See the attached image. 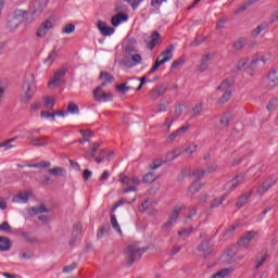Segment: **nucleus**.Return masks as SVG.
<instances>
[{
    "label": "nucleus",
    "mask_w": 278,
    "mask_h": 278,
    "mask_svg": "<svg viewBox=\"0 0 278 278\" xmlns=\"http://www.w3.org/2000/svg\"><path fill=\"white\" fill-rule=\"evenodd\" d=\"M129 16L127 14L124 13H117L116 15H114L111 18V25H113V27H118V25H121V23L128 21Z\"/></svg>",
    "instance_id": "22"
},
{
    "label": "nucleus",
    "mask_w": 278,
    "mask_h": 278,
    "mask_svg": "<svg viewBox=\"0 0 278 278\" xmlns=\"http://www.w3.org/2000/svg\"><path fill=\"white\" fill-rule=\"evenodd\" d=\"M190 129V125H184L180 128H178L176 131L169 134L167 137V140L169 142H173L176 138H179V136H184V134H187V131Z\"/></svg>",
    "instance_id": "19"
},
{
    "label": "nucleus",
    "mask_w": 278,
    "mask_h": 278,
    "mask_svg": "<svg viewBox=\"0 0 278 278\" xmlns=\"http://www.w3.org/2000/svg\"><path fill=\"white\" fill-rule=\"evenodd\" d=\"M231 99V91H224V94L219 98V103H227Z\"/></svg>",
    "instance_id": "53"
},
{
    "label": "nucleus",
    "mask_w": 278,
    "mask_h": 278,
    "mask_svg": "<svg viewBox=\"0 0 278 278\" xmlns=\"http://www.w3.org/2000/svg\"><path fill=\"white\" fill-rule=\"evenodd\" d=\"M212 54H204L201 59V63L198 66V73H205L210 68V60H212Z\"/></svg>",
    "instance_id": "20"
},
{
    "label": "nucleus",
    "mask_w": 278,
    "mask_h": 278,
    "mask_svg": "<svg viewBox=\"0 0 278 278\" xmlns=\"http://www.w3.org/2000/svg\"><path fill=\"white\" fill-rule=\"evenodd\" d=\"M101 36L108 37V36H112L115 31L114 27L112 26H108V23L99 20L98 21V25H97Z\"/></svg>",
    "instance_id": "13"
},
{
    "label": "nucleus",
    "mask_w": 278,
    "mask_h": 278,
    "mask_svg": "<svg viewBox=\"0 0 278 278\" xmlns=\"http://www.w3.org/2000/svg\"><path fill=\"white\" fill-rule=\"evenodd\" d=\"M100 79H104V81L100 85V88H105L108 84H112L114 81V76L108 72H101Z\"/></svg>",
    "instance_id": "24"
},
{
    "label": "nucleus",
    "mask_w": 278,
    "mask_h": 278,
    "mask_svg": "<svg viewBox=\"0 0 278 278\" xmlns=\"http://www.w3.org/2000/svg\"><path fill=\"white\" fill-rule=\"evenodd\" d=\"M160 58H162V56H159V58L156 59V63L160 64L161 66H162L163 64H166V62H170V61L173 60V55H166V56H164V58L161 59V60H160Z\"/></svg>",
    "instance_id": "55"
},
{
    "label": "nucleus",
    "mask_w": 278,
    "mask_h": 278,
    "mask_svg": "<svg viewBox=\"0 0 278 278\" xmlns=\"http://www.w3.org/2000/svg\"><path fill=\"white\" fill-rule=\"evenodd\" d=\"M43 100L45 102V108H47L48 110H53V108H55V100L50 98V97H45Z\"/></svg>",
    "instance_id": "42"
},
{
    "label": "nucleus",
    "mask_w": 278,
    "mask_h": 278,
    "mask_svg": "<svg viewBox=\"0 0 278 278\" xmlns=\"http://www.w3.org/2000/svg\"><path fill=\"white\" fill-rule=\"evenodd\" d=\"M157 179V176L153 173H148L143 176V184H153Z\"/></svg>",
    "instance_id": "38"
},
{
    "label": "nucleus",
    "mask_w": 278,
    "mask_h": 278,
    "mask_svg": "<svg viewBox=\"0 0 278 278\" xmlns=\"http://www.w3.org/2000/svg\"><path fill=\"white\" fill-rule=\"evenodd\" d=\"M203 112V103H198L191 109V116H199Z\"/></svg>",
    "instance_id": "40"
},
{
    "label": "nucleus",
    "mask_w": 278,
    "mask_h": 278,
    "mask_svg": "<svg viewBox=\"0 0 278 278\" xmlns=\"http://www.w3.org/2000/svg\"><path fill=\"white\" fill-rule=\"evenodd\" d=\"M217 90L222 92H231V83L229 80H224L218 87Z\"/></svg>",
    "instance_id": "35"
},
{
    "label": "nucleus",
    "mask_w": 278,
    "mask_h": 278,
    "mask_svg": "<svg viewBox=\"0 0 278 278\" xmlns=\"http://www.w3.org/2000/svg\"><path fill=\"white\" fill-rule=\"evenodd\" d=\"M12 249V240L8 237H1V251H10Z\"/></svg>",
    "instance_id": "30"
},
{
    "label": "nucleus",
    "mask_w": 278,
    "mask_h": 278,
    "mask_svg": "<svg viewBox=\"0 0 278 278\" xmlns=\"http://www.w3.org/2000/svg\"><path fill=\"white\" fill-rule=\"evenodd\" d=\"M181 210H184L181 206H176L174 208V211L169 214V219L163 225V229H170V227L177 223L179 214H181Z\"/></svg>",
    "instance_id": "8"
},
{
    "label": "nucleus",
    "mask_w": 278,
    "mask_h": 278,
    "mask_svg": "<svg viewBox=\"0 0 278 278\" xmlns=\"http://www.w3.org/2000/svg\"><path fill=\"white\" fill-rule=\"evenodd\" d=\"M185 63H186V59L184 56H180L178 60L173 62L172 70L175 71V68H179V66H181Z\"/></svg>",
    "instance_id": "47"
},
{
    "label": "nucleus",
    "mask_w": 278,
    "mask_h": 278,
    "mask_svg": "<svg viewBox=\"0 0 278 278\" xmlns=\"http://www.w3.org/2000/svg\"><path fill=\"white\" fill-rule=\"evenodd\" d=\"M254 3H257V0H249L243 5L239 7L237 11H235V14H240V12H245L251 5H254Z\"/></svg>",
    "instance_id": "32"
},
{
    "label": "nucleus",
    "mask_w": 278,
    "mask_h": 278,
    "mask_svg": "<svg viewBox=\"0 0 278 278\" xmlns=\"http://www.w3.org/2000/svg\"><path fill=\"white\" fill-rule=\"evenodd\" d=\"M101 142H94L91 146V149H89L86 153H85V157L86 160H94V154L99 153V155H105V150L100 149L101 147Z\"/></svg>",
    "instance_id": "9"
},
{
    "label": "nucleus",
    "mask_w": 278,
    "mask_h": 278,
    "mask_svg": "<svg viewBox=\"0 0 278 278\" xmlns=\"http://www.w3.org/2000/svg\"><path fill=\"white\" fill-rule=\"evenodd\" d=\"M62 31L63 34H73V31H75V25L67 24L66 26H64Z\"/></svg>",
    "instance_id": "60"
},
{
    "label": "nucleus",
    "mask_w": 278,
    "mask_h": 278,
    "mask_svg": "<svg viewBox=\"0 0 278 278\" xmlns=\"http://www.w3.org/2000/svg\"><path fill=\"white\" fill-rule=\"evenodd\" d=\"M275 184H277V179H275L273 177H268L258 187L257 194H261V195L266 194V191L270 190L273 188V186H275Z\"/></svg>",
    "instance_id": "11"
},
{
    "label": "nucleus",
    "mask_w": 278,
    "mask_h": 278,
    "mask_svg": "<svg viewBox=\"0 0 278 278\" xmlns=\"http://www.w3.org/2000/svg\"><path fill=\"white\" fill-rule=\"evenodd\" d=\"M55 58H58V52L55 50H53L48 58L45 60V64H47L48 66H51V64H53L55 62Z\"/></svg>",
    "instance_id": "39"
},
{
    "label": "nucleus",
    "mask_w": 278,
    "mask_h": 278,
    "mask_svg": "<svg viewBox=\"0 0 278 278\" xmlns=\"http://www.w3.org/2000/svg\"><path fill=\"white\" fill-rule=\"evenodd\" d=\"M115 88L118 92H122V94H127L129 90H136V87H134L132 85H129V83L127 81L117 85Z\"/></svg>",
    "instance_id": "25"
},
{
    "label": "nucleus",
    "mask_w": 278,
    "mask_h": 278,
    "mask_svg": "<svg viewBox=\"0 0 278 278\" xmlns=\"http://www.w3.org/2000/svg\"><path fill=\"white\" fill-rule=\"evenodd\" d=\"M66 73H68L67 67H62V68L58 70L54 73V76L52 77V79L48 83V87L49 88H58V86L60 85V81H62V77H65Z\"/></svg>",
    "instance_id": "6"
},
{
    "label": "nucleus",
    "mask_w": 278,
    "mask_h": 278,
    "mask_svg": "<svg viewBox=\"0 0 278 278\" xmlns=\"http://www.w3.org/2000/svg\"><path fill=\"white\" fill-rule=\"evenodd\" d=\"M49 29H53V21L45 20L37 29V38H45L49 34Z\"/></svg>",
    "instance_id": "7"
},
{
    "label": "nucleus",
    "mask_w": 278,
    "mask_h": 278,
    "mask_svg": "<svg viewBox=\"0 0 278 278\" xmlns=\"http://www.w3.org/2000/svg\"><path fill=\"white\" fill-rule=\"evenodd\" d=\"M26 166H27V168H49V166H51V162L43 161L40 163L28 164Z\"/></svg>",
    "instance_id": "33"
},
{
    "label": "nucleus",
    "mask_w": 278,
    "mask_h": 278,
    "mask_svg": "<svg viewBox=\"0 0 278 278\" xmlns=\"http://www.w3.org/2000/svg\"><path fill=\"white\" fill-rule=\"evenodd\" d=\"M67 114H79V106L73 102L67 105Z\"/></svg>",
    "instance_id": "41"
},
{
    "label": "nucleus",
    "mask_w": 278,
    "mask_h": 278,
    "mask_svg": "<svg viewBox=\"0 0 278 278\" xmlns=\"http://www.w3.org/2000/svg\"><path fill=\"white\" fill-rule=\"evenodd\" d=\"M1 231H5V233H12V226L8 222H3L1 224Z\"/></svg>",
    "instance_id": "57"
},
{
    "label": "nucleus",
    "mask_w": 278,
    "mask_h": 278,
    "mask_svg": "<svg viewBox=\"0 0 278 278\" xmlns=\"http://www.w3.org/2000/svg\"><path fill=\"white\" fill-rule=\"evenodd\" d=\"M29 197H31V192H21L13 197V203H27L29 201Z\"/></svg>",
    "instance_id": "21"
},
{
    "label": "nucleus",
    "mask_w": 278,
    "mask_h": 278,
    "mask_svg": "<svg viewBox=\"0 0 278 278\" xmlns=\"http://www.w3.org/2000/svg\"><path fill=\"white\" fill-rule=\"evenodd\" d=\"M149 251V248H139L136 244H130L125 250V254L127 255L128 260L126 262V266L129 268L134 266L135 262H138V260H141L142 255Z\"/></svg>",
    "instance_id": "1"
},
{
    "label": "nucleus",
    "mask_w": 278,
    "mask_h": 278,
    "mask_svg": "<svg viewBox=\"0 0 278 278\" xmlns=\"http://www.w3.org/2000/svg\"><path fill=\"white\" fill-rule=\"evenodd\" d=\"M132 64L129 66H138V64H142V55L136 53L131 55Z\"/></svg>",
    "instance_id": "44"
},
{
    "label": "nucleus",
    "mask_w": 278,
    "mask_h": 278,
    "mask_svg": "<svg viewBox=\"0 0 278 278\" xmlns=\"http://www.w3.org/2000/svg\"><path fill=\"white\" fill-rule=\"evenodd\" d=\"M268 29V23L263 22L262 24H260L256 28H254L251 31V36L252 38H257V36H260L262 34V31Z\"/></svg>",
    "instance_id": "26"
},
{
    "label": "nucleus",
    "mask_w": 278,
    "mask_h": 278,
    "mask_svg": "<svg viewBox=\"0 0 278 278\" xmlns=\"http://www.w3.org/2000/svg\"><path fill=\"white\" fill-rule=\"evenodd\" d=\"M244 66H247V59H241L238 61L236 68L237 71H242Z\"/></svg>",
    "instance_id": "64"
},
{
    "label": "nucleus",
    "mask_w": 278,
    "mask_h": 278,
    "mask_svg": "<svg viewBox=\"0 0 278 278\" xmlns=\"http://www.w3.org/2000/svg\"><path fill=\"white\" fill-rule=\"evenodd\" d=\"M101 90H103V87H97L93 90V100L97 103H101V101L108 103V101H112V99H114V94H112V92H102L101 94H99Z\"/></svg>",
    "instance_id": "5"
},
{
    "label": "nucleus",
    "mask_w": 278,
    "mask_h": 278,
    "mask_svg": "<svg viewBox=\"0 0 278 278\" xmlns=\"http://www.w3.org/2000/svg\"><path fill=\"white\" fill-rule=\"evenodd\" d=\"M162 94H166V87L161 86L156 87L155 89L152 90V97L157 99L159 97H162Z\"/></svg>",
    "instance_id": "37"
},
{
    "label": "nucleus",
    "mask_w": 278,
    "mask_h": 278,
    "mask_svg": "<svg viewBox=\"0 0 278 278\" xmlns=\"http://www.w3.org/2000/svg\"><path fill=\"white\" fill-rule=\"evenodd\" d=\"M232 47H233V49H235L236 51H240L241 49L244 48V40H242V39L237 40V41L232 45Z\"/></svg>",
    "instance_id": "56"
},
{
    "label": "nucleus",
    "mask_w": 278,
    "mask_h": 278,
    "mask_svg": "<svg viewBox=\"0 0 278 278\" xmlns=\"http://www.w3.org/2000/svg\"><path fill=\"white\" fill-rule=\"evenodd\" d=\"M266 260H268V254H264L261 258H256L255 268H262V265L266 263Z\"/></svg>",
    "instance_id": "50"
},
{
    "label": "nucleus",
    "mask_w": 278,
    "mask_h": 278,
    "mask_svg": "<svg viewBox=\"0 0 278 278\" xmlns=\"http://www.w3.org/2000/svg\"><path fill=\"white\" fill-rule=\"evenodd\" d=\"M229 121H230V115L229 113H225L222 115L219 123L223 127H228L229 126Z\"/></svg>",
    "instance_id": "45"
},
{
    "label": "nucleus",
    "mask_w": 278,
    "mask_h": 278,
    "mask_svg": "<svg viewBox=\"0 0 278 278\" xmlns=\"http://www.w3.org/2000/svg\"><path fill=\"white\" fill-rule=\"evenodd\" d=\"M249 244L251 243L249 242L245 236H242L238 241V245L242 247L243 249H249Z\"/></svg>",
    "instance_id": "51"
},
{
    "label": "nucleus",
    "mask_w": 278,
    "mask_h": 278,
    "mask_svg": "<svg viewBox=\"0 0 278 278\" xmlns=\"http://www.w3.org/2000/svg\"><path fill=\"white\" fill-rule=\"evenodd\" d=\"M194 231V228L190 227L189 229H182L178 231V236H190Z\"/></svg>",
    "instance_id": "63"
},
{
    "label": "nucleus",
    "mask_w": 278,
    "mask_h": 278,
    "mask_svg": "<svg viewBox=\"0 0 278 278\" xmlns=\"http://www.w3.org/2000/svg\"><path fill=\"white\" fill-rule=\"evenodd\" d=\"M27 14V11L17 9L13 11L12 16L7 21V28L9 31H14L17 27H21V18H23Z\"/></svg>",
    "instance_id": "2"
},
{
    "label": "nucleus",
    "mask_w": 278,
    "mask_h": 278,
    "mask_svg": "<svg viewBox=\"0 0 278 278\" xmlns=\"http://www.w3.org/2000/svg\"><path fill=\"white\" fill-rule=\"evenodd\" d=\"M231 273H233V268H223L217 273L213 274L211 278H230Z\"/></svg>",
    "instance_id": "23"
},
{
    "label": "nucleus",
    "mask_w": 278,
    "mask_h": 278,
    "mask_svg": "<svg viewBox=\"0 0 278 278\" xmlns=\"http://www.w3.org/2000/svg\"><path fill=\"white\" fill-rule=\"evenodd\" d=\"M197 149H199V144H189L185 149V153H189L190 155H192V153H194L197 151Z\"/></svg>",
    "instance_id": "58"
},
{
    "label": "nucleus",
    "mask_w": 278,
    "mask_h": 278,
    "mask_svg": "<svg viewBox=\"0 0 278 278\" xmlns=\"http://www.w3.org/2000/svg\"><path fill=\"white\" fill-rule=\"evenodd\" d=\"M23 92L20 96L21 103H29L34 96L36 94V90L34 89V81L26 80L22 86Z\"/></svg>",
    "instance_id": "3"
},
{
    "label": "nucleus",
    "mask_w": 278,
    "mask_h": 278,
    "mask_svg": "<svg viewBox=\"0 0 278 278\" xmlns=\"http://www.w3.org/2000/svg\"><path fill=\"white\" fill-rule=\"evenodd\" d=\"M240 224H232L229 228H227L225 230V232H223V236H230V233H233V231H236V229H239Z\"/></svg>",
    "instance_id": "46"
},
{
    "label": "nucleus",
    "mask_w": 278,
    "mask_h": 278,
    "mask_svg": "<svg viewBox=\"0 0 278 278\" xmlns=\"http://www.w3.org/2000/svg\"><path fill=\"white\" fill-rule=\"evenodd\" d=\"M226 200H227V194H224L219 198L213 199L212 202H211V205H210L211 210H214L216 207H220V204L224 203Z\"/></svg>",
    "instance_id": "29"
},
{
    "label": "nucleus",
    "mask_w": 278,
    "mask_h": 278,
    "mask_svg": "<svg viewBox=\"0 0 278 278\" xmlns=\"http://www.w3.org/2000/svg\"><path fill=\"white\" fill-rule=\"evenodd\" d=\"M251 197H253L252 190L241 194L237 200L236 207H238V210H242V206L249 203V199H251Z\"/></svg>",
    "instance_id": "18"
},
{
    "label": "nucleus",
    "mask_w": 278,
    "mask_h": 278,
    "mask_svg": "<svg viewBox=\"0 0 278 278\" xmlns=\"http://www.w3.org/2000/svg\"><path fill=\"white\" fill-rule=\"evenodd\" d=\"M77 268V263H72L68 266L63 267V273H73Z\"/></svg>",
    "instance_id": "61"
},
{
    "label": "nucleus",
    "mask_w": 278,
    "mask_h": 278,
    "mask_svg": "<svg viewBox=\"0 0 278 278\" xmlns=\"http://www.w3.org/2000/svg\"><path fill=\"white\" fill-rule=\"evenodd\" d=\"M267 61H268V59H266V58L260 59V58L255 56V58L252 60V62L250 63V66H251L252 68H255V66H257V64H260V62L266 63Z\"/></svg>",
    "instance_id": "52"
},
{
    "label": "nucleus",
    "mask_w": 278,
    "mask_h": 278,
    "mask_svg": "<svg viewBox=\"0 0 278 278\" xmlns=\"http://www.w3.org/2000/svg\"><path fill=\"white\" fill-rule=\"evenodd\" d=\"M268 84L270 88H275V86H278V70H274L269 73Z\"/></svg>",
    "instance_id": "27"
},
{
    "label": "nucleus",
    "mask_w": 278,
    "mask_h": 278,
    "mask_svg": "<svg viewBox=\"0 0 278 278\" xmlns=\"http://www.w3.org/2000/svg\"><path fill=\"white\" fill-rule=\"evenodd\" d=\"M160 40H162V35L157 30L153 31L151 35V40L147 43V49L149 51H153L160 45Z\"/></svg>",
    "instance_id": "15"
},
{
    "label": "nucleus",
    "mask_w": 278,
    "mask_h": 278,
    "mask_svg": "<svg viewBox=\"0 0 278 278\" xmlns=\"http://www.w3.org/2000/svg\"><path fill=\"white\" fill-rule=\"evenodd\" d=\"M119 182L124 184V186H140V178L137 176H127L125 174H121Z\"/></svg>",
    "instance_id": "12"
},
{
    "label": "nucleus",
    "mask_w": 278,
    "mask_h": 278,
    "mask_svg": "<svg viewBox=\"0 0 278 278\" xmlns=\"http://www.w3.org/2000/svg\"><path fill=\"white\" fill-rule=\"evenodd\" d=\"M65 170L62 167H54L52 169H49L50 175H54V177H60L64 175Z\"/></svg>",
    "instance_id": "43"
},
{
    "label": "nucleus",
    "mask_w": 278,
    "mask_h": 278,
    "mask_svg": "<svg viewBox=\"0 0 278 278\" xmlns=\"http://www.w3.org/2000/svg\"><path fill=\"white\" fill-rule=\"evenodd\" d=\"M42 12H45V5H42L41 3H39L38 8L35 9L33 12H27L25 13L24 16H26V23H34V21H36V15L37 14H42Z\"/></svg>",
    "instance_id": "16"
},
{
    "label": "nucleus",
    "mask_w": 278,
    "mask_h": 278,
    "mask_svg": "<svg viewBox=\"0 0 278 278\" xmlns=\"http://www.w3.org/2000/svg\"><path fill=\"white\" fill-rule=\"evenodd\" d=\"M198 251L203 253L204 260H207V257L214 253V247L212 243H210V241H202L201 244L198 245Z\"/></svg>",
    "instance_id": "10"
},
{
    "label": "nucleus",
    "mask_w": 278,
    "mask_h": 278,
    "mask_svg": "<svg viewBox=\"0 0 278 278\" xmlns=\"http://www.w3.org/2000/svg\"><path fill=\"white\" fill-rule=\"evenodd\" d=\"M41 118H51V121H55V111L50 113L49 111H41Z\"/></svg>",
    "instance_id": "49"
},
{
    "label": "nucleus",
    "mask_w": 278,
    "mask_h": 278,
    "mask_svg": "<svg viewBox=\"0 0 278 278\" xmlns=\"http://www.w3.org/2000/svg\"><path fill=\"white\" fill-rule=\"evenodd\" d=\"M16 137L11 138L4 142L1 143L2 149H5V151H10V149H14L16 147L15 144H12V142H16Z\"/></svg>",
    "instance_id": "36"
},
{
    "label": "nucleus",
    "mask_w": 278,
    "mask_h": 278,
    "mask_svg": "<svg viewBox=\"0 0 278 278\" xmlns=\"http://www.w3.org/2000/svg\"><path fill=\"white\" fill-rule=\"evenodd\" d=\"M80 134H81L83 138L87 139V140H90V138H92V136H94V134H92L90 131V129L80 130Z\"/></svg>",
    "instance_id": "62"
},
{
    "label": "nucleus",
    "mask_w": 278,
    "mask_h": 278,
    "mask_svg": "<svg viewBox=\"0 0 278 278\" xmlns=\"http://www.w3.org/2000/svg\"><path fill=\"white\" fill-rule=\"evenodd\" d=\"M203 186V184H193L188 190L189 197H194V194H197V192H199Z\"/></svg>",
    "instance_id": "34"
},
{
    "label": "nucleus",
    "mask_w": 278,
    "mask_h": 278,
    "mask_svg": "<svg viewBox=\"0 0 278 278\" xmlns=\"http://www.w3.org/2000/svg\"><path fill=\"white\" fill-rule=\"evenodd\" d=\"M258 231L255 230H250L248 232H245L243 236L245 237V239L248 240V242L251 243V241L253 240V238H255V236H258Z\"/></svg>",
    "instance_id": "48"
},
{
    "label": "nucleus",
    "mask_w": 278,
    "mask_h": 278,
    "mask_svg": "<svg viewBox=\"0 0 278 278\" xmlns=\"http://www.w3.org/2000/svg\"><path fill=\"white\" fill-rule=\"evenodd\" d=\"M81 223L74 224L73 230H72V239L70 240V245L73 247L75 242H77V238L81 236V229H83Z\"/></svg>",
    "instance_id": "17"
},
{
    "label": "nucleus",
    "mask_w": 278,
    "mask_h": 278,
    "mask_svg": "<svg viewBox=\"0 0 278 278\" xmlns=\"http://www.w3.org/2000/svg\"><path fill=\"white\" fill-rule=\"evenodd\" d=\"M28 140L33 147H47L49 144V137L47 136L28 137Z\"/></svg>",
    "instance_id": "14"
},
{
    "label": "nucleus",
    "mask_w": 278,
    "mask_h": 278,
    "mask_svg": "<svg viewBox=\"0 0 278 278\" xmlns=\"http://www.w3.org/2000/svg\"><path fill=\"white\" fill-rule=\"evenodd\" d=\"M34 214H42L45 212H49V208L45 207V204H41L40 206L33 207Z\"/></svg>",
    "instance_id": "54"
},
{
    "label": "nucleus",
    "mask_w": 278,
    "mask_h": 278,
    "mask_svg": "<svg viewBox=\"0 0 278 278\" xmlns=\"http://www.w3.org/2000/svg\"><path fill=\"white\" fill-rule=\"evenodd\" d=\"M244 181H247V175L239 174L225 185V189L228 190V192H233V190L239 188V186H242Z\"/></svg>",
    "instance_id": "4"
},
{
    "label": "nucleus",
    "mask_w": 278,
    "mask_h": 278,
    "mask_svg": "<svg viewBox=\"0 0 278 278\" xmlns=\"http://www.w3.org/2000/svg\"><path fill=\"white\" fill-rule=\"evenodd\" d=\"M111 225L113 229L119 233V236H123V230L121 229V225H118V220L116 219L115 214H111Z\"/></svg>",
    "instance_id": "31"
},
{
    "label": "nucleus",
    "mask_w": 278,
    "mask_h": 278,
    "mask_svg": "<svg viewBox=\"0 0 278 278\" xmlns=\"http://www.w3.org/2000/svg\"><path fill=\"white\" fill-rule=\"evenodd\" d=\"M278 105V99L277 98H274L267 105V110L269 112H273V110L276 109V106Z\"/></svg>",
    "instance_id": "59"
},
{
    "label": "nucleus",
    "mask_w": 278,
    "mask_h": 278,
    "mask_svg": "<svg viewBox=\"0 0 278 278\" xmlns=\"http://www.w3.org/2000/svg\"><path fill=\"white\" fill-rule=\"evenodd\" d=\"M205 175H207V170L205 169H195L191 177L193 181H201V179H203V177H205Z\"/></svg>",
    "instance_id": "28"
}]
</instances>
